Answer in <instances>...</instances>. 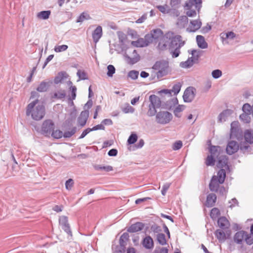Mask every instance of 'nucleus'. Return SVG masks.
<instances>
[{
	"label": "nucleus",
	"mask_w": 253,
	"mask_h": 253,
	"mask_svg": "<svg viewBox=\"0 0 253 253\" xmlns=\"http://www.w3.org/2000/svg\"><path fill=\"white\" fill-rule=\"evenodd\" d=\"M144 39L145 40L146 42H148V45L151 42H153V41L154 39L152 37V34H146L144 38Z\"/></svg>",
	"instance_id": "62"
},
{
	"label": "nucleus",
	"mask_w": 253,
	"mask_h": 253,
	"mask_svg": "<svg viewBox=\"0 0 253 253\" xmlns=\"http://www.w3.org/2000/svg\"><path fill=\"white\" fill-rule=\"evenodd\" d=\"M154 40H158L163 37V31L160 29L152 30L150 33Z\"/></svg>",
	"instance_id": "34"
},
{
	"label": "nucleus",
	"mask_w": 253,
	"mask_h": 253,
	"mask_svg": "<svg viewBox=\"0 0 253 253\" xmlns=\"http://www.w3.org/2000/svg\"><path fill=\"white\" fill-rule=\"evenodd\" d=\"M77 75L80 80H85L88 79L87 75L84 71H82L80 70H79L77 72Z\"/></svg>",
	"instance_id": "54"
},
{
	"label": "nucleus",
	"mask_w": 253,
	"mask_h": 253,
	"mask_svg": "<svg viewBox=\"0 0 253 253\" xmlns=\"http://www.w3.org/2000/svg\"><path fill=\"white\" fill-rule=\"evenodd\" d=\"M188 21V19L187 16L183 15L180 16L178 19V21L177 22V25L179 26L184 27L185 25H186Z\"/></svg>",
	"instance_id": "40"
},
{
	"label": "nucleus",
	"mask_w": 253,
	"mask_h": 253,
	"mask_svg": "<svg viewBox=\"0 0 253 253\" xmlns=\"http://www.w3.org/2000/svg\"><path fill=\"white\" fill-rule=\"evenodd\" d=\"M67 74L65 72H60L58 73L57 75L55 76L54 79V82L55 84L60 83L62 80L66 77Z\"/></svg>",
	"instance_id": "36"
},
{
	"label": "nucleus",
	"mask_w": 253,
	"mask_h": 253,
	"mask_svg": "<svg viewBox=\"0 0 253 253\" xmlns=\"http://www.w3.org/2000/svg\"><path fill=\"white\" fill-rule=\"evenodd\" d=\"M240 119L241 121L246 124L249 123L251 121V117L249 113H242L240 116Z\"/></svg>",
	"instance_id": "44"
},
{
	"label": "nucleus",
	"mask_w": 253,
	"mask_h": 253,
	"mask_svg": "<svg viewBox=\"0 0 253 253\" xmlns=\"http://www.w3.org/2000/svg\"><path fill=\"white\" fill-rule=\"evenodd\" d=\"M226 177V172L224 169H220L217 173V175H213L209 184V188L211 191L218 192L222 196L226 194L227 191L223 186H219L222 184Z\"/></svg>",
	"instance_id": "2"
},
{
	"label": "nucleus",
	"mask_w": 253,
	"mask_h": 253,
	"mask_svg": "<svg viewBox=\"0 0 253 253\" xmlns=\"http://www.w3.org/2000/svg\"><path fill=\"white\" fill-rule=\"evenodd\" d=\"M149 109L147 112V115L149 117H153L155 115L156 116L157 111L156 109L157 107H155L154 106H151L150 105H149Z\"/></svg>",
	"instance_id": "47"
},
{
	"label": "nucleus",
	"mask_w": 253,
	"mask_h": 253,
	"mask_svg": "<svg viewBox=\"0 0 253 253\" xmlns=\"http://www.w3.org/2000/svg\"><path fill=\"white\" fill-rule=\"evenodd\" d=\"M216 200V196L215 194H209L207 197L206 206L207 207H212L214 205Z\"/></svg>",
	"instance_id": "27"
},
{
	"label": "nucleus",
	"mask_w": 253,
	"mask_h": 253,
	"mask_svg": "<svg viewBox=\"0 0 253 253\" xmlns=\"http://www.w3.org/2000/svg\"><path fill=\"white\" fill-rule=\"evenodd\" d=\"M133 46L135 47H145L148 46V42L146 43L145 40L143 38H140L136 41H132L131 42Z\"/></svg>",
	"instance_id": "32"
},
{
	"label": "nucleus",
	"mask_w": 253,
	"mask_h": 253,
	"mask_svg": "<svg viewBox=\"0 0 253 253\" xmlns=\"http://www.w3.org/2000/svg\"><path fill=\"white\" fill-rule=\"evenodd\" d=\"M149 101L150 103L149 105L159 108L161 106V101L159 97L157 95L153 94L149 96Z\"/></svg>",
	"instance_id": "22"
},
{
	"label": "nucleus",
	"mask_w": 253,
	"mask_h": 253,
	"mask_svg": "<svg viewBox=\"0 0 253 253\" xmlns=\"http://www.w3.org/2000/svg\"><path fill=\"white\" fill-rule=\"evenodd\" d=\"M211 155L213 157H215L218 159L220 156V153L222 151V149L221 147L219 146H211L209 149Z\"/></svg>",
	"instance_id": "24"
},
{
	"label": "nucleus",
	"mask_w": 253,
	"mask_h": 253,
	"mask_svg": "<svg viewBox=\"0 0 253 253\" xmlns=\"http://www.w3.org/2000/svg\"><path fill=\"white\" fill-rule=\"evenodd\" d=\"M102 36V28L101 26H98L93 31L92 37L94 42L96 43Z\"/></svg>",
	"instance_id": "19"
},
{
	"label": "nucleus",
	"mask_w": 253,
	"mask_h": 253,
	"mask_svg": "<svg viewBox=\"0 0 253 253\" xmlns=\"http://www.w3.org/2000/svg\"><path fill=\"white\" fill-rule=\"evenodd\" d=\"M50 135L55 139H59L63 136V132L60 130H53L52 131Z\"/></svg>",
	"instance_id": "46"
},
{
	"label": "nucleus",
	"mask_w": 253,
	"mask_h": 253,
	"mask_svg": "<svg viewBox=\"0 0 253 253\" xmlns=\"http://www.w3.org/2000/svg\"><path fill=\"white\" fill-rule=\"evenodd\" d=\"M170 185V184L169 183H167L166 184H165L163 187H162V189L161 190V193H162V194L163 195V196H165L166 194V192L167 191H168V190L169 189V186Z\"/></svg>",
	"instance_id": "64"
},
{
	"label": "nucleus",
	"mask_w": 253,
	"mask_h": 253,
	"mask_svg": "<svg viewBox=\"0 0 253 253\" xmlns=\"http://www.w3.org/2000/svg\"><path fill=\"white\" fill-rule=\"evenodd\" d=\"M68 48V45L63 44L61 45H56L54 47V50L56 52H61L66 51Z\"/></svg>",
	"instance_id": "49"
},
{
	"label": "nucleus",
	"mask_w": 253,
	"mask_h": 253,
	"mask_svg": "<svg viewBox=\"0 0 253 253\" xmlns=\"http://www.w3.org/2000/svg\"><path fill=\"white\" fill-rule=\"evenodd\" d=\"M220 214V211L216 208H214L211 211L210 216L212 219H216Z\"/></svg>",
	"instance_id": "43"
},
{
	"label": "nucleus",
	"mask_w": 253,
	"mask_h": 253,
	"mask_svg": "<svg viewBox=\"0 0 253 253\" xmlns=\"http://www.w3.org/2000/svg\"><path fill=\"white\" fill-rule=\"evenodd\" d=\"M202 0H189L185 3V7L187 9H190L193 6H195V8L199 11L202 7Z\"/></svg>",
	"instance_id": "18"
},
{
	"label": "nucleus",
	"mask_w": 253,
	"mask_h": 253,
	"mask_svg": "<svg viewBox=\"0 0 253 253\" xmlns=\"http://www.w3.org/2000/svg\"><path fill=\"white\" fill-rule=\"evenodd\" d=\"M217 166L220 169L229 170L228 158L227 156H220L218 158Z\"/></svg>",
	"instance_id": "12"
},
{
	"label": "nucleus",
	"mask_w": 253,
	"mask_h": 253,
	"mask_svg": "<svg viewBox=\"0 0 253 253\" xmlns=\"http://www.w3.org/2000/svg\"><path fill=\"white\" fill-rule=\"evenodd\" d=\"M183 46H184V43H181L178 47H176L173 48H169L170 53L173 58H176L179 56L180 54V49Z\"/></svg>",
	"instance_id": "30"
},
{
	"label": "nucleus",
	"mask_w": 253,
	"mask_h": 253,
	"mask_svg": "<svg viewBox=\"0 0 253 253\" xmlns=\"http://www.w3.org/2000/svg\"><path fill=\"white\" fill-rule=\"evenodd\" d=\"M158 242L161 245H166L167 244L166 236L163 233H159L157 235Z\"/></svg>",
	"instance_id": "38"
},
{
	"label": "nucleus",
	"mask_w": 253,
	"mask_h": 253,
	"mask_svg": "<svg viewBox=\"0 0 253 253\" xmlns=\"http://www.w3.org/2000/svg\"><path fill=\"white\" fill-rule=\"evenodd\" d=\"M70 90L71 92V97L69 98V100L72 101L71 103L72 104H73L74 103L73 102V100H74L76 98L77 88L75 86H71L70 87Z\"/></svg>",
	"instance_id": "51"
},
{
	"label": "nucleus",
	"mask_w": 253,
	"mask_h": 253,
	"mask_svg": "<svg viewBox=\"0 0 253 253\" xmlns=\"http://www.w3.org/2000/svg\"><path fill=\"white\" fill-rule=\"evenodd\" d=\"M182 86V84L178 82L175 84L171 90V92H173L174 95H177L180 91L181 89V87Z\"/></svg>",
	"instance_id": "42"
},
{
	"label": "nucleus",
	"mask_w": 253,
	"mask_h": 253,
	"mask_svg": "<svg viewBox=\"0 0 253 253\" xmlns=\"http://www.w3.org/2000/svg\"><path fill=\"white\" fill-rule=\"evenodd\" d=\"M187 9L188 10L186 12L187 17H194L196 16L197 13L195 10H192L191 8Z\"/></svg>",
	"instance_id": "63"
},
{
	"label": "nucleus",
	"mask_w": 253,
	"mask_h": 253,
	"mask_svg": "<svg viewBox=\"0 0 253 253\" xmlns=\"http://www.w3.org/2000/svg\"><path fill=\"white\" fill-rule=\"evenodd\" d=\"M243 111L244 113L251 114L252 110V106L251 107L249 104H245L242 107Z\"/></svg>",
	"instance_id": "59"
},
{
	"label": "nucleus",
	"mask_w": 253,
	"mask_h": 253,
	"mask_svg": "<svg viewBox=\"0 0 253 253\" xmlns=\"http://www.w3.org/2000/svg\"><path fill=\"white\" fill-rule=\"evenodd\" d=\"M108 72L107 75L108 77H112L115 73V68L112 65H109L107 66Z\"/></svg>",
	"instance_id": "53"
},
{
	"label": "nucleus",
	"mask_w": 253,
	"mask_h": 253,
	"mask_svg": "<svg viewBox=\"0 0 253 253\" xmlns=\"http://www.w3.org/2000/svg\"><path fill=\"white\" fill-rule=\"evenodd\" d=\"M244 138L245 141L250 143H253V130L247 129L244 132Z\"/></svg>",
	"instance_id": "29"
},
{
	"label": "nucleus",
	"mask_w": 253,
	"mask_h": 253,
	"mask_svg": "<svg viewBox=\"0 0 253 253\" xmlns=\"http://www.w3.org/2000/svg\"><path fill=\"white\" fill-rule=\"evenodd\" d=\"M143 247L147 249H151L154 247V242L152 238L148 236L144 238L142 241Z\"/></svg>",
	"instance_id": "25"
},
{
	"label": "nucleus",
	"mask_w": 253,
	"mask_h": 253,
	"mask_svg": "<svg viewBox=\"0 0 253 253\" xmlns=\"http://www.w3.org/2000/svg\"><path fill=\"white\" fill-rule=\"evenodd\" d=\"M124 56L127 63L130 65L135 64L140 60V56L134 47L132 46L126 49Z\"/></svg>",
	"instance_id": "4"
},
{
	"label": "nucleus",
	"mask_w": 253,
	"mask_h": 253,
	"mask_svg": "<svg viewBox=\"0 0 253 253\" xmlns=\"http://www.w3.org/2000/svg\"><path fill=\"white\" fill-rule=\"evenodd\" d=\"M90 19H91V17L89 15L87 12H83L78 17V19H77V22H83L84 20H89Z\"/></svg>",
	"instance_id": "39"
},
{
	"label": "nucleus",
	"mask_w": 253,
	"mask_h": 253,
	"mask_svg": "<svg viewBox=\"0 0 253 253\" xmlns=\"http://www.w3.org/2000/svg\"><path fill=\"white\" fill-rule=\"evenodd\" d=\"M52 84L51 80H44L41 82L36 88L38 92H46L51 85Z\"/></svg>",
	"instance_id": "13"
},
{
	"label": "nucleus",
	"mask_w": 253,
	"mask_h": 253,
	"mask_svg": "<svg viewBox=\"0 0 253 253\" xmlns=\"http://www.w3.org/2000/svg\"><path fill=\"white\" fill-rule=\"evenodd\" d=\"M233 110L226 109L223 111L218 116V120L220 122L226 121V119L233 113Z\"/></svg>",
	"instance_id": "26"
},
{
	"label": "nucleus",
	"mask_w": 253,
	"mask_h": 253,
	"mask_svg": "<svg viewBox=\"0 0 253 253\" xmlns=\"http://www.w3.org/2000/svg\"><path fill=\"white\" fill-rule=\"evenodd\" d=\"M172 115L167 111H160L156 114V122L160 125L169 124L172 119Z\"/></svg>",
	"instance_id": "5"
},
{
	"label": "nucleus",
	"mask_w": 253,
	"mask_h": 253,
	"mask_svg": "<svg viewBox=\"0 0 253 253\" xmlns=\"http://www.w3.org/2000/svg\"><path fill=\"white\" fill-rule=\"evenodd\" d=\"M89 117V111L88 110L82 111L78 118V124L81 126H84Z\"/></svg>",
	"instance_id": "17"
},
{
	"label": "nucleus",
	"mask_w": 253,
	"mask_h": 253,
	"mask_svg": "<svg viewBox=\"0 0 253 253\" xmlns=\"http://www.w3.org/2000/svg\"><path fill=\"white\" fill-rule=\"evenodd\" d=\"M182 146V142L180 140L175 141L172 145V148L173 150H178Z\"/></svg>",
	"instance_id": "58"
},
{
	"label": "nucleus",
	"mask_w": 253,
	"mask_h": 253,
	"mask_svg": "<svg viewBox=\"0 0 253 253\" xmlns=\"http://www.w3.org/2000/svg\"><path fill=\"white\" fill-rule=\"evenodd\" d=\"M227 232L221 229H217L215 231L214 235L220 243L224 242L226 240L227 237L225 233Z\"/></svg>",
	"instance_id": "23"
},
{
	"label": "nucleus",
	"mask_w": 253,
	"mask_h": 253,
	"mask_svg": "<svg viewBox=\"0 0 253 253\" xmlns=\"http://www.w3.org/2000/svg\"><path fill=\"white\" fill-rule=\"evenodd\" d=\"M122 111L124 113H133L134 111V109L131 107L129 104L122 108Z\"/></svg>",
	"instance_id": "55"
},
{
	"label": "nucleus",
	"mask_w": 253,
	"mask_h": 253,
	"mask_svg": "<svg viewBox=\"0 0 253 253\" xmlns=\"http://www.w3.org/2000/svg\"><path fill=\"white\" fill-rule=\"evenodd\" d=\"M191 54L192 56L189 57L187 60L184 62H181L180 63V66L183 68H189L192 67L193 64L198 62L199 57L201 56L200 52H197L196 50L193 49L191 51Z\"/></svg>",
	"instance_id": "6"
},
{
	"label": "nucleus",
	"mask_w": 253,
	"mask_h": 253,
	"mask_svg": "<svg viewBox=\"0 0 253 253\" xmlns=\"http://www.w3.org/2000/svg\"><path fill=\"white\" fill-rule=\"evenodd\" d=\"M59 223L62 229L69 235L72 236V231L66 216H61L59 219Z\"/></svg>",
	"instance_id": "11"
},
{
	"label": "nucleus",
	"mask_w": 253,
	"mask_h": 253,
	"mask_svg": "<svg viewBox=\"0 0 253 253\" xmlns=\"http://www.w3.org/2000/svg\"><path fill=\"white\" fill-rule=\"evenodd\" d=\"M66 97V92L64 90H60L56 92H55L52 98H57L61 99L64 98Z\"/></svg>",
	"instance_id": "41"
},
{
	"label": "nucleus",
	"mask_w": 253,
	"mask_h": 253,
	"mask_svg": "<svg viewBox=\"0 0 253 253\" xmlns=\"http://www.w3.org/2000/svg\"><path fill=\"white\" fill-rule=\"evenodd\" d=\"M211 75L214 79H218L222 76V72L220 70L216 69L212 71Z\"/></svg>",
	"instance_id": "60"
},
{
	"label": "nucleus",
	"mask_w": 253,
	"mask_h": 253,
	"mask_svg": "<svg viewBox=\"0 0 253 253\" xmlns=\"http://www.w3.org/2000/svg\"><path fill=\"white\" fill-rule=\"evenodd\" d=\"M144 227V224L141 222H137L132 224L127 230L129 233H134L142 230Z\"/></svg>",
	"instance_id": "20"
},
{
	"label": "nucleus",
	"mask_w": 253,
	"mask_h": 253,
	"mask_svg": "<svg viewBox=\"0 0 253 253\" xmlns=\"http://www.w3.org/2000/svg\"><path fill=\"white\" fill-rule=\"evenodd\" d=\"M50 13V10L42 11L38 13L37 17L40 19L46 20L49 18Z\"/></svg>",
	"instance_id": "37"
},
{
	"label": "nucleus",
	"mask_w": 253,
	"mask_h": 253,
	"mask_svg": "<svg viewBox=\"0 0 253 253\" xmlns=\"http://www.w3.org/2000/svg\"><path fill=\"white\" fill-rule=\"evenodd\" d=\"M118 36L119 38V42L122 45L124 44L125 41L126 39V35L122 32H118Z\"/></svg>",
	"instance_id": "48"
},
{
	"label": "nucleus",
	"mask_w": 253,
	"mask_h": 253,
	"mask_svg": "<svg viewBox=\"0 0 253 253\" xmlns=\"http://www.w3.org/2000/svg\"><path fill=\"white\" fill-rule=\"evenodd\" d=\"M214 157L212 156L209 155L205 162L206 165L208 166L214 165L215 159Z\"/></svg>",
	"instance_id": "50"
},
{
	"label": "nucleus",
	"mask_w": 253,
	"mask_h": 253,
	"mask_svg": "<svg viewBox=\"0 0 253 253\" xmlns=\"http://www.w3.org/2000/svg\"><path fill=\"white\" fill-rule=\"evenodd\" d=\"M173 33L172 32H169L167 33L164 37V40L165 39H171V41L169 44V48H173L179 46V45L183 43L185 44V42L182 41V37L180 35H176L173 36Z\"/></svg>",
	"instance_id": "7"
},
{
	"label": "nucleus",
	"mask_w": 253,
	"mask_h": 253,
	"mask_svg": "<svg viewBox=\"0 0 253 253\" xmlns=\"http://www.w3.org/2000/svg\"><path fill=\"white\" fill-rule=\"evenodd\" d=\"M222 41H224L227 39L233 40L236 37L235 34L233 32H228L227 33H222L220 35Z\"/></svg>",
	"instance_id": "35"
},
{
	"label": "nucleus",
	"mask_w": 253,
	"mask_h": 253,
	"mask_svg": "<svg viewBox=\"0 0 253 253\" xmlns=\"http://www.w3.org/2000/svg\"><path fill=\"white\" fill-rule=\"evenodd\" d=\"M151 230L154 232V233H160V232L162 231V229H161V227L156 224H154L153 225H152L151 226Z\"/></svg>",
	"instance_id": "57"
},
{
	"label": "nucleus",
	"mask_w": 253,
	"mask_h": 253,
	"mask_svg": "<svg viewBox=\"0 0 253 253\" xmlns=\"http://www.w3.org/2000/svg\"><path fill=\"white\" fill-rule=\"evenodd\" d=\"M54 128V124L50 120H47L43 122L42 127V133L45 136L49 137Z\"/></svg>",
	"instance_id": "8"
},
{
	"label": "nucleus",
	"mask_w": 253,
	"mask_h": 253,
	"mask_svg": "<svg viewBox=\"0 0 253 253\" xmlns=\"http://www.w3.org/2000/svg\"><path fill=\"white\" fill-rule=\"evenodd\" d=\"M247 233L244 231H240L236 233L234 236V242L237 244H241L247 237Z\"/></svg>",
	"instance_id": "21"
},
{
	"label": "nucleus",
	"mask_w": 253,
	"mask_h": 253,
	"mask_svg": "<svg viewBox=\"0 0 253 253\" xmlns=\"http://www.w3.org/2000/svg\"><path fill=\"white\" fill-rule=\"evenodd\" d=\"M93 167L96 170L104 171L105 172H109L113 170V167L111 166L95 165Z\"/></svg>",
	"instance_id": "33"
},
{
	"label": "nucleus",
	"mask_w": 253,
	"mask_h": 253,
	"mask_svg": "<svg viewBox=\"0 0 253 253\" xmlns=\"http://www.w3.org/2000/svg\"><path fill=\"white\" fill-rule=\"evenodd\" d=\"M139 72L137 71L132 70L128 72V77L133 80H136L138 77Z\"/></svg>",
	"instance_id": "56"
},
{
	"label": "nucleus",
	"mask_w": 253,
	"mask_h": 253,
	"mask_svg": "<svg viewBox=\"0 0 253 253\" xmlns=\"http://www.w3.org/2000/svg\"><path fill=\"white\" fill-rule=\"evenodd\" d=\"M74 184L73 180L71 178L67 180L65 182L66 188L69 190H71Z\"/></svg>",
	"instance_id": "61"
},
{
	"label": "nucleus",
	"mask_w": 253,
	"mask_h": 253,
	"mask_svg": "<svg viewBox=\"0 0 253 253\" xmlns=\"http://www.w3.org/2000/svg\"><path fill=\"white\" fill-rule=\"evenodd\" d=\"M196 41L198 46L202 49H205L208 47V43L206 42L203 36L198 35L196 37Z\"/></svg>",
	"instance_id": "28"
},
{
	"label": "nucleus",
	"mask_w": 253,
	"mask_h": 253,
	"mask_svg": "<svg viewBox=\"0 0 253 253\" xmlns=\"http://www.w3.org/2000/svg\"><path fill=\"white\" fill-rule=\"evenodd\" d=\"M195 88L192 86L187 87L183 95L184 101L188 103L192 102L195 96Z\"/></svg>",
	"instance_id": "9"
},
{
	"label": "nucleus",
	"mask_w": 253,
	"mask_h": 253,
	"mask_svg": "<svg viewBox=\"0 0 253 253\" xmlns=\"http://www.w3.org/2000/svg\"><path fill=\"white\" fill-rule=\"evenodd\" d=\"M217 224L220 229L228 231L230 227V223L224 216L219 217L217 220Z\"/></svg>",
	"instance_id": "16"
},
{
	"label": "nucleus",
	"mask_w": 253,
	"mask_h": 253,
	"mask_svg": "<svg viewBox=\"0 0 253 253\" xmlns=\"http://www.w3.org/2000/svg\"><path fill=\"white\" fill-rule=\"evenodd\" d=\"M77 131V127H73L70 131H67L63 133V136L64 138H70Z\"/></svg>",
	"instance_id": "45"
},
{
	"label": "nucleus",
	"mask_w": 253,
	"mask_h": 253,
	"mask_svg": "<svg viewBox=\"0 0 253 253\" xmlns=\"http://www.w3.org/2000/svg\"><path fill=\"white\" fill-rule=\"evenodd\" d=\"M155 71V77L156 76L158 79L167 75L170 72L169 62L166 60H161L156 61L152 68Z\"/></svg>",
	"instance_id": "3"
},
{
	"label": "nucleus",
	"mask_w": 253,
	"mask_h": 253,
	"mask_svg": "<svg viewBox=\"0 0 253 253\" xmlns=\"http://www.w3.org/2000/svg\"><path fill=\"white\" fill-rule=\"evenodd\" d=\"M239 149L238 143L235 141H230L228 143L226 151L228 154L232 155L237 152Z\"/></svg>",
	"instance_id": "14"
},
{
	"label": "nucleus",
	"mask_w": 253,
	"mask_h": 253,
	"mask_svg": "<svg viewBox=\"0 0 253 253\" xmlns=\"http://www.w3.org/2000/svg\"><path fill=\"white\" fill-rule=\"evenodd\" d=\"M202 26V22L200 19L191 20L190 22L189 27L187 30L190 32H195L199 30Z\"/></svg>",
	"instance_id": "15"
},
{
	"label": "nucleus",
	"mask_w": 253,
	"mask_h": 253,
	"mask_svg": "<svg viewBox=\"0 0 253 253\" xmlns=\"http://www.w3.org/2000/svg\"><path fill=\"white\" fill-rule=\"evenodd\" d=\"M129 238V235L127 233H124L121 236L119 240V244L120 246L123 248V250L125 248L126 245V242Z\"/></svg>",
	"instance_id": "31"
},
{
	"label": "nucleus",
	"mask_w": 253,
	"mask_h": 253,
	"mask_svg": "<svg viewBox=\"0 0 253 253\" xmlns=\"http://www.w3.org/2000/svg\"><path fill=\"white\" fill-rule=\"evenodd\" d=\"M26 115L27 116L31 115L32 118L35 120H41L45 115L44 106L39 103V99H35L28 105Z\"/></svg>",
	"instance_id": "1"
},
{
	"label": "nucleus",
	"mask_w": 253,
	"mask_h": 253,
	"mask_svg": "<svg viewBox=\"0 0 253 253\" xmlns=\"http://www.w3.org/2000/svg\"><path fill=\"white\" fill-rule=\"evenodd\" d=\"M230 138L238 139L241 135L239 123L238 121H234L231 124Z\"/></svg>",
	"instance_id": "10"
},
{
	"label": "nucleus",
	"mask_w": 253,
	"mask_h": 253,
	"mask_svg": "<svg viewBox=\"0 0 253 253\" xmlns=\"http://www.w3.org/2000/svg\"><path fill=\"white\" fill-rule=\"evenodd\" d=\"M137 140V136L135 133H132L129 136L127 139V143L129 144H134Z\"/></svg>",
	"instance_id": "52"
}]
</instances>
